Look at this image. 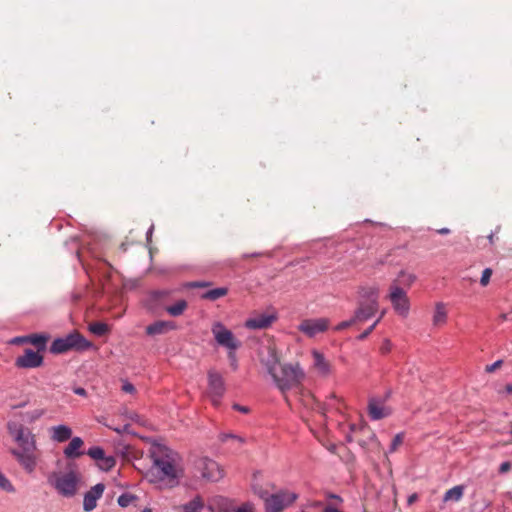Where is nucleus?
Instances as JSON below:
<instances>
[{"instance_id":"nucleus-27","label":"nucleus","mask_w":512,"mask_h":512,"mask_svg":"<svg viewBox=\"0 0 512 512\" xmlns=\"http://www.w3.org/2000/svg\"><path fill=\"white\" fill-rule=\"evenodd\" d=\"M204 502L200 496L194 497L191 501L182 505V512H201Z\"/></svg>"},{"instance_id":"nucleus-56","label":"nucleus","mask_w":512,"mask_h":512,"mask_svg":"<svg viewBox=\"0 0 512 512\" xmlns=\"http://www.w3.org/2000/svg\"><path fill=\"white\" fill-rule=\"evenodd\" d=\"M439 234H442V235H445V234H449L450 233V230L448 228H441L437 231Z\"/></svg>"},{"instance_id":"nucleus-49","label":"nucleus","mask_w":512,"mask_h":512,"mask_svg":"<svg viewBox=\"0 0 512 512\" xmlns=\"http://www.w3.org/2000/svg\"><path fill=\"white\" fill-rule=\"evenodd\" d=\"M418 500V494L417 493H413L411 494L408 499H407V502L409 505L413 504L415 501Z\"/></svg>"},{"instance_id":"nucleus-30","label":"nucleus","mask_w":512,"mask_h":512,"mask_svg":"<svg viewBox=\"0 0 512 512\" xmlns=\"http://www.w3.org/2000/svg\"><path fill=\"white\" fill-rule=\"evenodd\" d=\"M416 280V276L412 273H407L406 271H400L396 280L393 283L406 287H410L414 281Z\"/></svg>"},{"instance_id":"nucleus-43","label":"nucleus","mask_w":512,"mask_h":512,"mask_svg":"<svg viewBox=\"0 0 512 512\" xmlns=\"http://www.w3.org/2000/svg\"><path fill=\"white\" fill-rule=\"evenodd\" d=\"M236 351L237 350H229L228 351V358H229L230 365L232 366L233 370H236L238 368Z\"/></svg>"},{"instance_id":"nucleus-4","label":"nucleus","mask_w":512,"mask_h":512,"mask_svg":"<svg viewBox=\"0 0 512 512\" xmlns=\"http://www.w3.org/2000/svg\"><path fill=\"white\" fill-rule=\"evenodd\" d=\"M92 347V342L87 340L79 332L73 331L64 337L54 339L50 346V352L52 354L59 355L71 350L83 352L91 349Z\"/></svg>"},{"instance_id":"nucleus-11","label":"nucleus","mask_w":512,"mask_h":512,"mask_svg":"<svg viewBox=\"0 0 512 512\" xmlns=\"http://www.w3.org/2000/svg\"><path fill=\"white\" fill-rule=\"evenodd\" d=\"M329 327L327 318L305 319L299 326L298 330L309 338H314L320 333L325 332Z\"/></svg>"},{"instance_id":"nucleus-47","label":"nucleus","mask_w":512,"mask_h":512,"mask_svg":"<svg viewBox=\"0 0 512 512\" xmlns=\"http://www.w3.org/2000/svg\"><path fill=\"white\" fill-rule=\"evenodd\" d=\"M73 391H74L75 394H77L79 396H83L84 397V396L87 395V392H86V390L83 387H76V388H74Z\"/></svg>"},{"instance_id":"nucleus-10","label":"nucleus","mask_w":512,"mask_h":512,"mask_svg":"<svg viewBox=\"0 0 512 512\" xmlns=\"http://www.w3.org/2000/svg\"><path fill=\"white\" fill-rule=\"evenodd\" d=\"M226 391L223 377L216 371L208 372V395L212 404L218 406Z\"/></svg>"},{"instance_id":"nucleus-46","label":"nucleus","mask_w":512,"mask_h":512,"mask_svg":"<svg viewBox=\"0 0 512 512\" xmlns=\"http://www.w3.org/2000/svg\"><path fill=\"white\" fill-rule=\"evenodd\" d=\"M502 364V360H497L496 362L492 363L491 365H487L486 366V372H493L495 371L498 367H500Z\"/></svg>"},{"instance_id":"nucleus-37","label":"nucleus","mask_w":512,"mask_h":512,"mask_svg":"<svg viewBox=\"0 0 512 512\" xmlns=\"http://www.w3.org/2000/svg\"><path fill=\"white\" fill-rule=\"evenodd\" d=\"M384 314H385V311H382L381 314L379 315V317L374 321V323L371 326H369L365 331H363L361 334H359L357 336V339L359 341L365 340L372 333V331L375 329V327L378 325V323L381 321Z\"/></svg>"},{"instance_id":"nucleus-13","label":"nucleus","mask_w":512,"mask_h":512,"mask_svg":"<svg viewBox=\"0 0 512 512\" xmlns=\"http://www.w3.org/2000/svg\"><path fill=\"white\" fill-rule=\"evenodd\" d=\"M11 454L16 458L26 473L33 474L35 472L38 462L36 451H20L18 449H12Z\"/></svg>"},{"instance_id":"nucleus-31","label":"nucleus","mask_w":512,"mask_h":512,"mask_svg":"<svg viewBox=\"0 0 512 512\" xmlns=\"http://www.w3.org/2000/svg\"><path fill=\"white\" fill-rule=\"evenodd\" d=\"M221 442L225 443L228 440H232L235 442V446L232 447L234 450H238L245 443V439L239 435L231 434V433H222L219 436Z\"/></svg>"},{"instance_id":"nucleus-42","label":"nucleus","mask_w":512,"mask_h":512,"mask_svg":"<svg viewBox=\"0 0 512 512\" xmlns=\"http://www.w3.org/2000/svg\"><path fill=\"white\" fill-rule=\"evenodd\" d=\"M392 350V342L389 339H384L380 346V353L386 355Z\"/></svg>"},{"instance_id":"nucleus-38","label":"nucleus","mask_w":512,"mask_h":512,"mask_svg":"<svg viewBox=\"0 0 512 512\" xmlns=\"http://www.w3.org/2000/svg\"><path fill=\"white\" fill-rule=\"evenodd\" d=\"M404 433L400 432L396 434L389 446V453H393L397 450V448L403 443Z\"/></svg>"},{"instance_id":"nucleus-44","label":"nucleus","mask_w":512,"mask_h":512,"mask_svg":"<svg viewBox=\"0 0 512 512\" xmlns=\"http://www.w3.org/2000/svg\"><path fill=\"white\" fill-rule=\"evenodd\" d=\"M512 468V464L509 461H504L500 464L498 472L500 474H505Z\"/></svg>"},{"instance_id":"nucleus-9","label":"nucleus","mask_w":512,"mask_h":512,"mask_svg":"<svg viewBox=\"0 0 512 512\" xmlns=\"http://www.w3.org/2000/svg\"><path fill=\"white\" fill-rule=\"evenodd\" d=\"M196 469L201 473L202 478L217 482L224 476L221 466L213 459L201 457L195 463Z\"/></svg>"},{"instance_id":"nucleus-40","label":"nucleus","mask_w":512,"mask_h":512,"mask_svg":"<svg viewBox=\"0 0 512 512\" xmlns=\"http://www.w3.org/2000/svg\"><path fill=\"white\" fill-rule=\"evenodd\" d=\"M492 269L491 268H485L482 272V276L480 278V284L485 287L489 284L490 277L492 275Z\"/></svg>"},{"instance_id":"nucleus-17","label":"nucleus","mask_w":512,"mask_h":512,"mask_svg":"<svg viewBox=\"0 0 512 512\" xmlns=\"http://www.w3.org/2000/svg\"><path fill=\"white\" fill-rule=\"evenodd\" d=\"M379 310V303L368 304L366 302H358V307L354 312V320L356 323L365 322L376 315Z\"/></svg>"},{"instance_id":"nucleus-59","label":"nucleus","mask_w":512,"mask_h":512,"mask_svg":"<svg viewBox=\"0 0 512 512\" xmlns=\"http://www.w3.org/2000/svg\"><path fill=\"white\" fill-rule=\"evenodd\" d=\"M129 425H125L123 427V429H119V428H114V430L117 432V433H122L123 431H125L127 428H128Z\"/></svg>"},{"instance_id":"nucleus-15","label":"nucleus","mask_w":512,"mask_h":512,"mask_svg":"<svg viewBox=\"0 0 512 512\" xmlns=\"http://www.w3.org/2000/svg\"><path fill=\"white\" fill-rule=\"evenodd\" d=\"M47 333H33L25 336H17L11 340L12 344H25L29 343L36 347L38 351H44L49 340Z\"/></svg>"},{"instance_id":"nucleus-51","label":"nucleus","mask_w":512,"mask_h":512,"mask_svg":"<svg viewBox=\"0 0 512 512\" xmlns=\"http://www.w3.org/2000/svg\"><path fill=\"white\" fill-rule=\"evenodd\" d=\"M322 512H340V510H338L337 508L333 507V506H326Z\"/></svg>"},{"instance_id":"nucleus-23","label":"nucleus","mask_w":512,"mask_h":512,"mask_svg":"<svg viewBox=\"0 0 512 512\" xmlns=\"http://www.w3.org/2000/svg\"><path fill=\"white\" fill-rule=\"evenodd\" d=\"M70 443L64 448V455L68 459H76L82 456L85 452L80 449L84 445V442L81 437L75 436L70 438Z\"/></svg>"},{"instance_id":"nucleus-20","label":"nucleus","mask_w":512,"mask_h":512,"mask_svg":"<svg viewBox=\"0 0 512 512\" xmlns=\"http://www.w3.org/2000/svg\"><path fill=\"white\" fill-rule=\"evenodd\" d=\"M175 328L176 325L172 321L158 320L148 325L145 329V332L149 336H156L165 334L166 332L174 330Z\"/></svg>"},{"instance_id":"nucleus-16","label":"nucleus","mask_w":512,"mask_h":512,"mask_svg":"<svg viewBox=\"0 0 512 512\" xmlns=\"http://www.w3.org/2000/svg\"><path fill=\"white\" fill-rule=\"evenodd\" d=\"M276 319V314H257L245 321V327L252 330L266 329L270 327L276 321Z\"/></svg>"},{"instance_id":"nucleus-28","label":"nucleus","mask_w":512,"mask_h":512,"mask_svg":"<svg viewBox=\"0 0 512 512\" xmlns=\"http://www.w3.org/2000/svg\"><path fill=\"white\" fill-rule=\"evenodd\" d=\"M464 487L462 485L454 486L447 490L444 494L443 500L446 501H459L463 497Z\"/></svg>"},{"instance_id":"nucleus-6","label":"nucleus","mask_w":512,"mask_h":512,"mask_svg":"<svg viewBox=\"0 0 512 512\" xmlns=\"http://www.w3.org/2000/svg\"><path fill=\"white\" fill-rule=\"evenodd\" d=\"M211 332L218 345L229 350H238L241 342L222 322L216 321L211 326Z\"/></svg>"},{"instance_id":"nucleus-32","label":"nucleus","mask_w":512,"mask_h":512,"mask_svg":"<svg viewBox=\"0 0 512 512\" xmlns=\"http://www.w3.org/2000/svg\"><path fill=\"white\" fill-rule=\"evenodd\" d=\"M116 465V459L114 456L106 454L104 457L98 462V467L102 471L108 472Z\"/></svg>"},{"instance_id":"nucleus-50","label":"nucleus","mask_w":512,"mask_h":512,"mask_svg":"<svg viewBox=\"0 0 512 512\" xmlns=\"http://www.w3.org/2000/svg\"><path fill=\"white\" fill-rule=\"evenodd\" d=\"M234 512H253V511L249 506L244 505L242 507L237 508Z\"/></svg>"},{"instance_id":"nucleus-57","label":"nucleus","mask_w":512,"mask_h":512,"mask_svg":"<svg viewBox=\"0 0 512 512\" xmlns=\"http://www.w3.org/2000/svg\"><path fill=\"white\" fill-rule=\"evenodd\" d=\"M322 505V502L320 501H313L312 503L309 504L310 507H320Z\"/></svg>"},{"instance_id":"nucleus-3","label":"nucleus","mask_w":512,"mask_h":512,"mask_svg":"<svg viewBox=\"0 0 512 512\" xmlns=\"http://www.w3.org/2000/svg\"><path fill=\"white\" fill-rule=\"evenodd\" d=\"M80 474L76 470L68 472H53L48 476V483L63 497L71 498L76 495L80 483Z\"/></svg>"},{"instance_id":"nucleus-7","label":"nucleus","mask_w":512,"mask_h":512,"mask_svg":"<svg viewBox=\"0 0 512 512\" xmlns=\"http://www.w3.org/2000/svg\"><path fill=\"white\" fill-rule=\"evenodd\" d=\"M8 429L20 451H37L35 435L21 424H9Z\"/></svg>"},{"instance_id":"nucleus-54","label":"nucleus","mask_w":512,"mask_h":512,"mask_svg":"<svg viewBox=\"0 0 512 512\" xmlns=\"http://www.w3.org/2000/svg\"><path fill=\"white\" fill-rule=\"evenodd\" d=\"M208 285H209L208 282H196L192 286L193 287H205V286H208Z\"/></svg>"},{"instance_id":"nucleus-21","label":"nucleus","mask_w":512,"mask_h":512,"mask_svg":"<svg viewBox=\"0 0 512 512\" xmlns=\"http://www.w3.org/2000/svg\"><path fill=\"white\" fill-rule=\"evenodd\" d=\"M313 366L317 370L318 374L322 377H327L331 373V365L324 357L323 353L318 350L312 351Z\"/></svg>"},{"instance_id":"nucleus-19","label":"nucleus","mask_w":512,"mask_h":512,"mask_svg":"<svg viewBox=\"0 0 512 512\" xmlns=\"http://www.w3.org/2000/svg\"><path fill=\"white\" fill-rule=\"evenodd\" d=\"M368 412L372 420H380L391 414V411L382 405V402L376 398L369 400Z\"/></svg>"},{"instance_id":"nucleus-22","label":"nucleus","mask_w":512,"mask_h":512,"mask_svg":"<svg viewBox=\"0 0 512 512\" xmlns=\"http://www.w3.org/2000/svg\"><path fill=\"white\" fill-rule=\"evenodd\" d=\"M50 438L57 443H63L72 437V429L65 424L52 426L49 429Z\"/></svg>"},{"instance_id":"nucleus-53","label":"nucleus","mask_w":512,"mask_h":512,"mask_svg":"<svg viewBox=\"0 0 512 512\" xmlns=\"http://www.w3.org/2000/svg\"><path fill=\"white\" fill-rule=\"evenodd\" d=\"M328 498L335 499V500H337L339 502H342V498L339 495H337V494L330 493V494H328Z\"/></svg>"},{"instance_id":"nucleus-1","label":"nucleus","mask_w":512,"mask_h":512,"mask_svg":"<svg viewBox=\"0 0 512 512\" xmlns=\"http://www.w3.org/2000/svg\"><path fill=\"white\" fill-rule=\"evenodd\" d=\"M152 465L146 473L150 483L160 489L174 488L183 475L180 456L164 445H155L151 450Z\"/></svg>"},{"instance_id":"nucleus-41","label":"nucleus","mask_w":512,"mask_h":512,"mask_svg":"<svg viewBox=\"0 0 512 512\" xmlns=\"http://www.w3.org/2000/svg\"><path fill=\"white\" fill-rule=\"evenodd\" d=\"M355 323H356V321L354 320V317L352 316L349 320H345V321H342L339 324H337L334 327V330L341 331V330H344V329L354 325Z\"/></svg>"},{"instance_id":"nucleus-36","label":"nucleus","mask_w":512,"mask_h":512,"mask_svg":"<svg viewBox=\"0 0 512 512\" xmlns=\"http://www.w3.org/2000/svg\"><path fill=\"white\" fill-rule=\"evenodd\" d=\"M137 500V497L131 493H122L118 499H117V502H118V505L120 507H128L130 504H132L134 501Z\"/></svg>"},{"instance_id":"nucleus-52","label":"nucleus","mask_w":512,"mask_h":512,"mask_svg":"<svg viewBox=\"0 0 512 512\" xmlns=\"http://www.w3.org/2000/svg\"><path fill=\"white\" fill-rule=\"evenodd\" d=\"M153 230H154V225H151L150 228L148 229L147 233H146V237H147V241L149 242L150 239H151V236L153 234Z\"/></svg>"},{"instance_id":"nucleus-33","label":"nucleus","mask_w":512,"mask_h":512,"mask_svg":"<svg viewBox=\"0 0 512 512\" xmlns=\"http://www.w3.org/2000/svg\"><path fill=\"white\" fill-rule=\"evenodd\" d=\"M89 331L97 336H103L108 332V325L103 322H93L89 325Z\"/></svg>"},{"instance_id":"nucleus-58","label":"nucleus","mask_w":512,"mask_h":512,"mask_svg":"<svg viewBox=\"0 0 512 512\" xmlns=\"http://www.w3.org/2000/svg\"><path fill=\"white\" fill-rule=\"evenodd\" d=\"M507 394L512 395V384H507L505 387Z\"/></svg>"},{"instance_id":"nucleus-14","label":"nucleus","mask_w":512,"mask_h":512,"mask_svg":"<svg viewBox=\"0 0 512 512\" xmlns=\"http://www.w3.org/2000/svg\"><path fill=\"white\" fill-rule=\"evenodd\" d=\"M170 298V291L168 290H156L152 291L148 294L145 300V306L148 310L152 312H157L158 310L164 308L167 305V302Z\"/></svg>"},{"instance_id":"nucleus-2","label":"nucleus","mask_w":512,"mask_h":512,"mask_svg":"<svg viewBox=\"0 0 512 512\" xmlns=\"http://www.w3.org/2000/svg\"><path fill=\"white\" fill-rule=\"evenodd\" d=\"M265 366L276 386L282 392L298 387L305 378V373L299 363L280 365L274 353L266 361Z\"/></svg>"},{"instance_id":"nucleus-12","label":"nucleus","mask_w":512,"mask_h":512,"mask_svg":"<svg viewBox=\"0 0 512 512\" xmlns=\"http://www.w3.org/2000/svg\"><path fill=\"white\" fill-rule=\"evenodd\" d=\"M40 352L38 350L25 349L23 354L15 359V366L19 369H31L42 366L44 357Z\"/></svg>"},{"instance_id":"nucleus-61","label":"nucleus","mask_w":512,"mask_h":512,"mask_svg":"<svg viewBox=\"0 0 512 512\" xmlns=\"http://www.w3.org/2000/svg\"><path fill=\"white\" fill-rule=\"evenodd\" d=\"M510 426H511V428L509 430V434L512 436V422H511Z\"/></svg>"},{"instance_id":"nucleus-39","label":"nucleus","mask_w":512,"mask_h":512,"mask_svg":"<svg viewBox=\"0 0 512 512\" xmlns=\"http://www.w3.org/2000/svg\"><path fill=\"white\" fill-rule=\"evenodd\" d=\"M0 488L7 492H14V486L9 481V479L0 472Z\"/></svg>"},{"instance_id":"nucleus-26","label":"nucleus","mask_w":512,"mask_h":512,"mask_svg":"<svg viewBox=\"0 0 512 512\" xmlns=\"http://www.w3.org/2000/svg\"><path fill=\"white\" fill-rule=\"evenodd\" d=\"M187 307H188L187 301L184 300V299H181V300H178L173 305L166 306L165 310L167 311V313L169 315H171L173 317H178V316L182 315L185 312Z\"/></svg>"},{"instance_id":"nucleus-25","label":"nucleus","mask_w":512,"mask_h":512,"mask_svg":"<svg viewBox=\"0 0 512 512\" xmlns=\"http://www.w3.org/2000/svg\"><path fill=\"white\" fill-rule=\"evenodd\" d=\"M361 302H366L368 304L378 303L379 298V289L377 287H363L359 291Z\"/></svg>"},{"instance_id":"nucleus-24","label":"nucleus","mask_w":512,"mask_h":512,"mask_svg":"<svg viewBox=\"0 0 512 512\" xmlns=\"http://www.w3.org/2000/svg\"><path fill=\"white\" fill-rule=\"evenodd\" d=\"M448 318V312L446 304L443 302H437L432 317V323L434 326H443L446 324Z\"/></svg>"},{"instance_id":"nucleus-5","label":"nucleus","mask_w":512,"mask_h":512,"mask_svg":"<svg viewBox=\"0 0 512 512\" xmlns=\"http://www.w3.org/2000/svg\"><path fill=\"white\" fill-rule=\"evenodd\" d=\"M298 498L294 492L280 490L269 494L264 498L266 512H282L285 508L292 505Z\"/></svg>"},{"instance_id":"nucleus-62","label":"nucleus","mask_w":512,"mask_h":512,"mask_svg":"<svg viewBox=\"0 0 512 512\" xmlns=\"http://www.w3.org/2000/svg\"><path fill=\"white\" fill-rule=\"evenodd\" d=\"M143 512H151V510L149 508H145Z\"/></svg>"},{"instance_id":"nucleus-45","label":"nucleus","mask_w":512,"mask_h":512,"mask_svg":"<svg viewBox=\"0 0 512 512\" xmlns=\"http://www.w3.org/2000/svg\"><path fill=\"white\" fill-rule=\"evenodd\" d=\"M122 390L126 393L132 394L135 392V387L132 383L126 381L122 386Z\"/></svg>"},{"instance_id":"nucleus-18","label":"nucleus","mask_w":512,"mask_h":512,"mask_svg":"<svg viewBox=\"0 0 512 512\" xmlns=\"http://www.w3.org/2000/svg\"><path fill=\"white\" fill-rule=\"evenodd\" d=\"M104 490L105 485L103 483H98L91 487L84 495L83 509L87 512L94 510L97 506V500L102 497Z\"/></svg>"},{"instance_id":"nucleus-34","label":"nucleus","mask_w":512,"mask_h":512,"mask_svg":"<svg viewBox=\"0 0 512 512\" xmlns=\"http://www.w3.org/2000/svg\"><path fill=\"white\" fill-rule=\"evenodd\" d=\"M45 414L44 409H35L33 411L25 412L22 417L28 423H33L40 419Z\"/></svg>"},{"instance_id":"nucleus-48","label":"nucleus","mask_w":512,"mask_h":512,"mask_svg":"<svg viewBox=\"0 0 512 512\" xmlns=\"http://www.w3.org/2000/svg\"><path fill=\"white\" fill-rule=\"evenodd\" d=\"M233 408L237 411H240L242 413H248L249 412V408L248 407H245V406H241L239 404H234L233 405Z\"/></svg>"},{"instance_id":"nucleus-35","label":"nucleus","mask_w":512,"mask_h":512,"mask_svg":"<svg viewBox=\"0 0 512 512\" xmlns=\"http://www.w3.org/2000/svg\"><path fill=\"white\" fill-rule=\"evenodd\" d=\"M86 454L98 463L104 457L105 451L100 446H92L87 450Z\"/></svg>"},{"instance_id":"nucleus-8","label":"nucleus","mask_w":512,"mask_h":512,"mask_svg":"<svg viewBox=\"0 0 512 512\" xmlns=\"http://www.w3.org/2000/svg\"><path fill=\"white\" fill-rule=\"evenodd\" d=\"M394 311L403 318H406L410 311V301L407 292L398 284L392 283L387 296Z\"/></svg>"},{"instance_id":"nucleus-55","label":"nucleus","mask_w":512,"mask_h":512,"mask_svg":"<svg viewBox=\"0 0 512 512\" xmlns=\"http://www.w3.org/2000/svg\"><path fill=\"white\" fill-rule=\"evenodd\" d=\"M262 254L259 253V252H255V253H252V254H244L243 255V258H248V257H258V256H261Z\"/></svg>"},{"instance_id":"nucleus-29","label":"nucleus","mask_w":512,"mask_h":512,"mask_svg":"<svg viewBox=\"0 0 512 512\" xmlns=\"http://www.w3.org/2000/svg\"><path fill=\"white\" fill-rule=\"evenodd\" d=\"M228 294V288L226 287H217L211 290L206 291L202 297L207 300L215 301L221 297H224Z\"/></svg>"},{"instance_id":"nucleus-60","label":"nucleus","mask_w":512,"mask_h":512,"mask_svg":"<svg viewBox=\"0 0 512 512\" xmlns=\"http://www.w3.org/2000/svg\"><path fill=\"white\" fill-rule=\"evenodd\" d=\"M488 238H489L490 243H493L494 235H493V234H490Z\"/></svg>"}]
</instances>
